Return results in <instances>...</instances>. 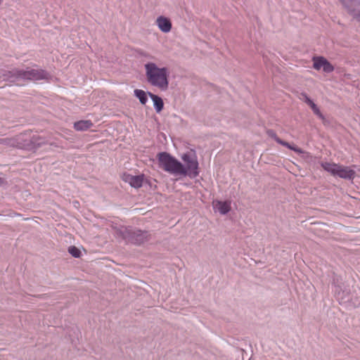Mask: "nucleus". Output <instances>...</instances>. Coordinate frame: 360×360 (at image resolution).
I'll return each mask as SVG.
<instances>
[{
    "label": "nucleus",
    "mask_w": 360,
    "mask_h": 360,
    "mask_svg": "<svg viewBox=\"0 0 360 360\" xmlns=\"http://www.w3.org/2000/svg\"><path fill=\"white\" fill-rule=\"evenodd\" d=\"M123 180L129 184V185L135 188H139L142 186L145 176L143 174L134 176L129 174H124L122 177Z\"/></svg>",
    "instance_id": "nucleus-8"
},
{
    "label": "nucleus",
    "mask_w": 360,
    "mask_h": 360,
    "mask_svg": "<svg viewBox=\"0 0 360 360\" xmlns=\"http://www.w3.org/2000/svg\"><path fill=\"white\" fill-rule=\"evenodd\" d=\"M134 95L139 99L142 104H146L148 101L146 93L141 89L134 90Z\"/></svg>",
    "instance_id": "nucleus-14"
},
{
    "label": "nucleus",
    "mask_w": 360,
    "mask_h": 360,
    "mask_svg": "<svg viewBox=\"0 0 360 360\" xmlns=\"http://www.w3.org/2000/svg\"><path fill=\"white\" fill-rule=\"evenodd\" d=\"M321 167L324 170L330 173L334 176H338L345 179H354L355 176V171L349 167L344 166L334 162H323Z\"/></svg>",
    "instance_id": "nucleus-3"
},
{
    "label": "nucleus",
    "mask_w": 360,
    "mask_h": 360,
    "mask_svg": "<svg viewBox=\"0 0 360 360\" xmlns=\"http://www.w3.org/2000/svg\"><path fill=\"white\" fill-rule=\"evenodd\" d=\"M68 252L75 258H79L81 255L80 250L75 246L69 247Z\"/></svg>",
    "instance_id": "nucleus-15"
},
{
    "label": "nucleus",
    "mask_w": 360,
    "mask_h": 360,
    "mask_svg": "<svg viewBox=\"0 0 360 360\" xmlns=\"http://www.w3.org/2000/svg\"><path fill=\"white\" fill-rule=\"evenodd\" d=\"M92 125V122L89 120H81L75 122L74 127L77 131H84L89 129Z\"/></svg>",
    "instance_id": "nucleus-11"
},
{
    "label": "nucleus",
    "mask_w": 360,
    "mask_h": 360,
    "mask_svg": "<svg viewBox=\"0 0 360 360\" xmlns=\"http://www.w3.org/2000/svg\"><path fill=\"white\" fill-rule=\"evenodd\" d=\"M151 98L153 101L154 106L158 112H160L163 108V101L162 98L156 95L150 94Z\"/></svg>",
    "instance_id": "nucleus-13"
},
{
    "label": "nucleus",
    "mask_w": 360,
    "mask_h": 360,
    "mask_svg": "<svg viewBox=\"0 0 360 360\" xmlns=\"http://www.w3.org/2000/svg\"><path fill=\"white\" fill-rule=\"evenodd\" d=\"M302 96H303L304 101L306 103L309 104L311 101V100L307 96V94H302Z\"/></svg>",
    "instance_id": "nucleus-18"
},
{
    "label": "nucleus",
    "mask_w": 360,
    "mask_h": 360,
    "mask_svg": "<svg viewBox=\"0 0 360 360\" xmlns=\"http://www.w3.org/2000/svg\"><path fill=\"white\" fill-rule=\"evenodd\" d=\"M22 78L30 80H39L46 78V73L42 70L31 69L26 71L15 70L11 77ZM10 77H6L4 79H8Z\"/></svg>",
    "instance_id": "nucleus-6"
},
{
    "label": "nucleus",
    "mask_w": 360,
    "mask_h": 360,
    "mask_svg": "<svg viewBox=\"0 0 360 360\" xmlns=\"http://www.w3.org/2000/svg\"><path fill=\"white\" fill-rule=\"evenodd\" d=\"M313 68L316 70H322L326 73L332 72L334 70L333 65L324 57L315 56L312 58Z\"/></svg>",
    "instance_id": "nucleus-7"
},
{
    "label": "nucleus",
    "mask_w": 360,
    "mask_h": 360,
    "mask_svg": "<svg viewBox=\"0 0 360 360\" xmlns=\"http://www.w3.org/2000/svg\"><path fill=\"white\" fill-rule=\"evenodd\" d=\"M159 166L165 172L172 174L181 175L182 164L167 153L158 154Z\"/></svg>",
    "instance_id": "nucleus-2"
},
{
    "label": "nucleus",
    "mask_w": 360,
    "mask_h": 360,
    "mask_svg": "<svg viewBox=\"0 0 360 360\" xmlns=\"http://www.w3.org/2000/svg\"><path fill=\"white\" fill-rule=\"evenodd\" d=\"M268 134L275 140V136L278 137L277 135L273 131H268Z\"/></svg>",
    "instance_id": "nucleus-19"
},
{
    "label": "nucleus",
    "mask_w": 360,
    "mask_h": 360,
    "mask_svg": "<svg viewBox=\"0 0 360 360\" xmlns=\"http://www.w3.org/2000/svg\"><path fill=\"white\" fill-rule=\"evenodd\" d=\"M308 105L311 107V108H313L316 105L312 101Z\"/></svg>",
    "instance_id": "nucleus-20"
},
{
    "label": "nucleus",
    "mask_w": 360,
    "mask_h": 360,
    "mask_svg": "<svg viewBox=\"0 0 360 360\" xmlns=\"http://www.w3.org/2000/svg\"><path fill=\"white\" fill-rule=\"evenodd\" d=\"M181 159L185 163V166L182 165V172L181 175L195 177L198 175V162L195 155L191 154H184Z\"/></svg>",
    "instance_id": "nucleus-5"
},
{
    "label": "nucleus",
    "mask_w": 360,
    "mask_h": 360,
    "mask_svg": "<svg viewBox=\"0 0 360 360\" xmlns=\"http://www.w3.org/2000/svg\"><path fill=\"white\" fill-rule=\"evenodd\" d=\"M155 23L158 28L165 33H168L171 31L172 25L171 20L165 17V16H159L155 21Z\"/></svg>",
    "instance_id": "nucleus-9"
},
{
    "label": "nucleus",
    "mask_w": 360,
    "mask_h": 360,
    "mask_svg": "<svg viewBox=\"0 0 360 360\" xmlns=\"http://www.w3.org/2000/svg\"><path fill=\"white\" fill-rule=\"evenodd\" d=\"M342 2L345 5V6L348 9V11L352 13L353 11L351 9V7L353 5L356 4V0H342Z\"/></svg>",
    "instance_id": "nucleus-16"
},
{
    "label": "nucleus",
    "mask_w": 360,
    "mask_h": 360,
    "mask_svg": "<svg viewBox=\"0 0 360 360\" xmlns=\"http://www.w3.org/2000/svg\"><path fill=\"white\" fill-rule=\"evenodd\" d=\"M275 141L277 143H278L279 144H281V145H282L283 146H285V147L290 148V150H294L295 152H296L297 153H304V151L301 148H298L297 146H292L289 143L281 140L278 137H276L275 136Z\"/></svg>",
    "instance_id": "nucleus-12"
},
{
    "label": "nucleus",
    "mask_w": 360,
    "mask_h": 360,
    "mask_svg": "<svg viewBox=\"0 0 360 360\" xmlns=\"http://www.w3.org/2000/svg\"><path fill=\"white\" fill-rule=\"evenodd\" d=\"M4 1V0H0V4L2 3V1Z\"/></svg>",
    "instance_id": "nucleus-22"
},
{
    "label": "nucleus",
    "mask_w": 360,
    "mask_h": 360,
    "mask_svg": "<svg viewBox=\"0 0 360 360\" xmlns=\"http://www.w3.org/2000/svg\"><path fill=\"white\" fill-rule=\"evenodd\" d=\"M124 231H121L124 239L134 245H140L146 242L149 238L148 231H142L134 226H124Z\"/></svg>",
    "instance_id": "nucleus-4"
},
{
    "label": "nucleus",
    "mask_w": 360,
    "mask_h": 360,
    "mask_svg": "<svg viewBox=\"0 0 360 360\" xmlns=\"http://www.w3.org/2000/svg\"><path fill=\"white\" fill-rule=\"evenodd\" d=\"M311 110H313L314 113L316 115L319 117H320L322 120L324 119L323 114L321 113V112L316 105L314 108H311Z\"/></svg>",
    "instance_id": "nucleus-17"
},
{
    "label": "nucleus",
    "mask_w": 360,
    "mask_h": 360,
    "mask_svg": "<svg viewBox=\"0 0 360 360\" xmlns=\"http://www.w3.org/2000/svg\"><path fill=\"white\" fill-rule=\"evenodd\" d=\"M145 70L147 80L151 85L161 90L167 89L169 82L166 68H158L154 63H148L145 65Z\"/></svg>",
    "instance_id": "nucleus-1"
},
{
    "label": "nucleus",
    "mask_w": 360,
    "mask_h": 360,
    "mask_svg": "<svg viewBox=\"0 0 360 360\" xmlns=\"http://www.w3.org/2000/svg\"><path fill=\"white\" fill-rule=\"evenodd\" d=\"M213 208L215 211H218L221 214H226L231 210L230 201L214 200L212 203Z\"/></svg>",
    "instance_id": "nucleus-10"
},
{
    "label": "nucleus",
    "mask_w": 360,
    "mask_h": 360,
    "mask_svg": "<svg viewBox=\"0 0 360 360\" xmlns=\"http://www.w3.org/2000/svg\"><path fill=\"white\" fill-rule=\"evenodd\" d=\"M356 19L360 22V12L356 15Z\"/></svg>",
    "instance_id": "nucleus-21"
}]
</instances>
